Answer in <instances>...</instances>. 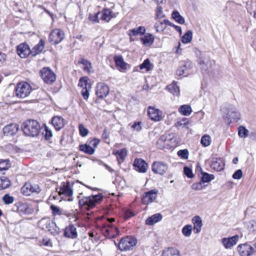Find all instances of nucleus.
<instances>
[{"label": "nucleus", "mask_w": 256, "mask_h": 256, "mask_svg": "<svg viewBox=\"0 0 256 256\" xmlns=\"http://www.w3.org/2000/svg\"><path fill=\"white\" fill-rule=\"evenodd\" d=\"M114 222H115L114 218L102 216L96 218V224L106 238H112L118 235L120 232L118 228L112 224Z\"/></svg>", "instance_id": "obj_1"}, {"label": "nucleus", "mask_w": 256, "mask_h": 256, "mask_svg": "<svg viewBox=\"0 0 256 256\" xmlns=\"http://www.w3.org/2000/svg\"><path fill=\"white\" fill-rule=\"evenodd\" d=\"M22 130L26 136L36 137L40 132L41 127L40 123L36 120L30 119L23 122Z\"/></svg>", "instance_id": "obj_2"}, {"label": "nucleus", "mask_w": 256, "mask_h": 256, "mask_svg": "<svg viewBox=\"0 0 256 256\" xmlns=\"http://www.w3.org/2000/svg\"><path fill=\"white\" fill-rule=\"evenodd\" d=\"M103 200L102 194H98L95 196H89L86 198L83 202L82 205L81 204V218H85L84 211L86 210H89L95 206L97 204H100Z\"/></svg>", "instance_id": "obj_3"}, {"label": "nucleus", "mask_w": 256, "mask_h": 256, "mask_svg": "<svg viewBox=\"0 0 256 256\" xmlns=\"http://www.w3.org/2000/svg\"><path fill=\"white\" fill-rule=\"evenodd\" d=\"M136 238L132 236H124L118 244V248L122 252L132 250L137 244Z\"/></svg>", "instance_id": "obj_4"}, {"label": "nucleus", "mask_w": 256, "mask_h": 256, "mask_svg": "<svg viewBox=\"0 0 256 256\" xmlns=\"http://www.w3.org/2000/svg\"><path fill=\"white\" fill-rule=\"evenodd\" d=\"M38 226L42 230H47L53 235H56L60 232V228L55 222L48 218H43L38 221Z\"/></svg>", "instance_id": "obj_5"}, {"label": "nucleus", "mask_w": 256, "mask_h": 256, "mask_svg": "<svg viewBox=\"0 0 256 256\" xmlns=\"http://www.w3.org/2000/svg\"><path fill=\"white\" fill-rule=\"evenodd\" d=\"M224 120L227 124L230 125L232 123L236 122L240 119V114L236 106L230 105L226 109Z\"/></svg>", "instance_id": "obj_6"}, {"label": "nucleus", "mask_w": 256, "mask_h": 256, "mask_svg": "<svg viewBox=\"0 0 256 256\" xmlns=\"http://www.w3.org/2000/svg\"><path fill=\"white\" fill-rule=\"evenodd\" d=\"M14 91L17 97L23 98L30 94L32 91V87L27 82H20L15 88Z\"/></svg>", "instance_id": "obj_7"}, {"label": "nucleus", "mask_w": 256, "mask_h": 256, "mask_svg": "<svg viewBox=\"0 0 256 256\" xmlns=\"http://www.w3.org/2000/svg\"><path fill=\"white\" fill-rule=\"evenodd\" d=\"M198 64L202 73L206 72L211 67L210 58L206 53L200 52V56L197 60Z\"/></svg>", "instance_id": "obj_8"}, {"label": "nucleus", "mask_w": 256, "mask_h": 256, "mask_svg": "<svg viewBox=\"0 0 256 256\" xmlns=\"http://www.w3.org/2000/svg\"><path fill=\"white\" fill-rule=\"evenodd\" d=\"M40 76L44 82L48 84H52L56 79V76L49 68L44 67L40 71Z\"/></svg>", "instance_id": "obj_9"}, {"label": "nucleus", "mask_w": 256, "mask_h": 256, "mask_svg": "<svg viewBox=\"0 0 256 256\" xmlns=\"http://www.w3.org/2000/svg\"><path fill=\"white\" fill-rule=\"evenodd\" d=\"M158 191L153 189L144 192L142 196L141 202L142 204L148 205L155 201L158 196Z\"/></svg>", "instance_id": "obj_10"}, {"label": "nucleus", "mask_w": 256, "mask_h": 256, "mask_svg": "<svg viewBox=\"0 0 256 256\" xmlns=\"http://www.w3.org/2000/svg\"><path fill=\"white\" fill-rule=\"evenodd\" d=\"M41 191L39 186L36 184H32L26 182L21 188V192L24 196H29L33 194H39Z\"/></svg>", "instance_id": "obj_11"}, {"label": "nucleus", "mask_w": 256, "mask_h": 256, "mask_svg": "<svg viewBox=\"0 0 256 256\" xmlns=\"http://www.w3.org/2000/svg\"><path fill=\"white\" fill-rule=\"evenodd\" d=\"M168 169L166 164L160 161H154L152 164V170L154 174L163 176Z\"/></svg>", "instance_id": "obj_12"}, {"label": "nucleus", "mask_w": 256, "mask_h": 256, "mask_svg": "<svg viewBox=\"0 0 256 256\" xmlns=\"http://www.w3.org/2000/svg\"><path fill=\"white\" fill-rule=\"evenodd\" d=\"M64 34L61 30H53L49 34L48 40L52 44H57L64 39Z\"/></svg>", "instance_id": "obj_13"}, {"label": "nucleus", "mask_w": 256, "mask_h": 256, "mask_svg": "<svg viewBox=\"0 0 256 256\" xmlns=\"http://www.w3.org/2000/svg\"><path fill=\"white\" fill-rule=\"evenodd\" d=\"M81 94L84 100H88L89 98V92L92 88V84L90 82V80L87 76L81 77Z\"/></svg>", "instance_id": "obj_14"}, {"label": "nucleus", "mask_w": 256, "mask_h": 256, "mask_svg": "<svg viewBox=\"0 0 256 256\" xmlns=\"http://www.w3.org/2000/svg\"><path fill=\"white\" fill-rule=\"evenodd\" d=\"M237 249L240 256H251L255 252L254 248L248 243L239 244Z\"/></svg>", "instance_id": "obj_15"}, {"label": "nucleus", "mask_w": 256, "mask_h": 256, "mask_svg": "<svg viewBox=\"0 0 256 256\" xmlns=\"http://www.w3.org/2000/svg\"><path fill=\"white\" fill-rule=\"evenodd\" d=\"M58 189V195L60 196L70 198L72 196L73 192L70 182H62Z\"/></svg>", "instance_id": "obj_16"}, {"label": "nucleus", "mask_w": 256, "mask_h": 256, "mask_svg": "<svg viewBox=\"0 0 256 256\" xmlns=\"http://www.w3.org/2000/svg\"><path fill=\"white\" fill-rule=\"evenodd\" d=\"M109 91V87L106 84L102 82L97 84L96 94L98 98H106L108 94Z\"/></svg>", "instance_id": "obj_17"}, {"label": "nucleus", "mask_w": 256, "mask_h": 256, "mask_svg": "<svg viewBox=\"0 0 256 256\" xmlns=\"http://www.w3.org/2000/svg\"><path fill=\"white\" fill-rule=\"evenodd\" d=\"M133 166L134 170L140 173L146 172L148 168V163L141 158H135Z\"/></svg>", "instance_id": "obj_18"}, {"label": "nucleus", "mask_w": 256, "mask_h": 256, "mask_svg": "<svg viewBox=\"0 0 256 256\" xmlns=\"http://www.w3.org/2000/svg\"><path fill=\"white\" fill-rule=\"evenodd\" d=\"M16 52L18 54L23 58L31 55L30 48L26 42L21 43L16 46Z\"/></svg>", "instance_id": "obj_19"}, {"label": "nucleus", "mask_w": 256, "mask_h": 256, "mask_svg": "<svg viewBox=\"0 0 256 256\" xmlns=\"http://www.w3.org/2000/svg\"><path fill=\"white\" fill-rule=\"evenodd\" d=\"M16 211L21 214H29L32 213V209L31 206L27 202H19L15 204Z\"/></svg>", "instance_id": "obj_20"}, {"label": "nucleus", "mask_w": 256, "mask_h": 256, "mask_svg": "<svg viewBox=\"0 0 256 256\" xmlns=\"http://www.w3.org/2000/svg\"><path fill=\"white\" fill-rule=\"evenodd\" d=\"M239 238L238 235L236 234L231 237L222 238L221 242L226 249H231L237 244Z\"/></svg>", "instance_id": "obj_21"}, {"label": "nucleus", "mask_w": 256, "mask_h": 256, "mask_svg": "<svg viewBox=\"0 0 256 256\" xmlns=\"http://www.w3.org/2000/svg\"><path fill=\"white\" fill-rule=\"evenodd\" d=\"M148 114L150 119L154 122H159L162 120V112L154 107L148 106Z\"/></svg>", "instance_id": "obj_22"}, {"label": "nucleus", "mask_w": 256, "mask_h": 256, "mask_svg": "<svg viewBox=\"0 0 256 256\" xmlns=\"http://www.w3.org/2000/svg\"><path fill=\"white\" fill-rule=\"evenodd\" d=\"M210 168L216 172H221L224 169L225 163L220 158H212L210 164Z\"/></svg>", "instance_id": "obj_23"}, {"label": "nucleus", "mask_w": 256, "mask_h": 256, "mask_svg": "<svg viewBox=\"0 0 256 256\" xmlns=\"http://www.w3.org/2000/svg\"><path fill=\"white\" fill-rule=\"evenodd\" d=\"M18 130V126L16 124H10L6 125L3 128V132L4 136H12L15 135Z\"/></svg>", "instance_id": "obj_24"}, {"label": "nucleus", "mask_w": 256, "mask_h": 256, "mask_svg": "<svg viewBox=\"0 0 256 256\" xmlns=\"http://www.w3.org/2000/svg\"><path fill=\"white\" fill-rule=\"evenodd\" d=\"M64 235L70 238H76L78 236L76 228L72 224L69 225L64 228Z\"/></svg>", "instance_id": "obj_25"}, {"label": "nucleus", "mask_w": 256, "mask_h": 256, "mask_svg": "<svg viewBox=\"0 0 256 256\" xmlns=\"http://www.w3.org/2000/svg\"><path fill=\"white\" fill-rule=\"evenodd\" d=\"M192 222L193 224L194 233L196 234L200 233L202 226V222L201 218L199 216H196L192 218Z\"/></svg>", "instance_id": "obj_26"}, {"label": "nucleus", "mask_w": 256, "mask_h": 256, "mask_svg": "<svg viewBox=\"0 0 256 256\" xmlns=\"http://www.w3.org/2000/svg\"><path fill=\"white\" fill-rule=\"evenodd\" d=\"M52 124L57 131L64 126V118L60 116H54L52 119Z\"/></svg>", "instance_id": "obj_27"}, {"label": "nucleus", "mask_w": 256, "mask_h": 256, "mask_svg": "<svg viewBox=\"0 0 256 256\" xmlns=\"http://www.w3.org/2000/svg\"><path fill=\"white\" fill-rule=\"evenodd\" d=\"M44 40L42 39H40L38 43L36 44L32 50H30L31 56H36V55L41 53L44 49Z\"/></svg>", "instance_id": "obj_28"}, {"label": "nucleus", "mask_w": 256, "mask_h": 256, "mask_svg": "<svg viewBox=\"0 0 256 256\" xmlns=\"http://www.w3.org/2000/svg\"><path fill=\"white\" fill-rule=\"evenodd\" d=\"M162 216L160 213L155 214L149 216L145 221V224L148 226H152L162 220Z\"/></svg>", "instance_id": "obj_29"}, {"label": "nucleus", "mask_w": 256, "mask_h": 256, "mask_svg": "<svg viewBox=\"0 0 256 256\" xmlns=\"http://www.w3.org/2000/svg\"><path fill=\"white\" fill-rule=\"evenodd\" d=\"M112 154L116 156L118 162L120 164L124 162L126 158L128 151L126 148H124L120 150H114Z\"/></svg>", "instance_id": "obj_30"}, {"label": "nucleus", "mask_w": 256, "mask_h": 256, "mask_svg": "<svg viewBox=\"0 0 256 256\" xmlns=\"http://www.w3.org/2000/svg\"><path fill=\"white\" fill-rule=\"evenodd\" d=\"M116 17V14L109 8H104L102 12L101 20L108 22L112 18Z\"/></svg>", "instance_id": "obj_31"}, {"label": "nucleus", "mask_w": 256, "mask_h": 256, "mask_svg": "<svg viewBox=\"0 0 256 256\" xmlns=\"http://www.w3.org/2000/svg\"><path fill=\"white\" fill-rule=\"evenodd\" d=\"M140 40L144 46H150L153 44L154 37L152 34L147 33L144 36L140 38Z\"/></svg>", "instance_id": "obj_32"}, {"label": "nucleus", "mask_w": 256, "mask_h": 256, "mask_svg": "<svg viewBox=\"0 0 256 256\" xmlns=\"http://www.w3.org/2000/svg\"><path fill=\"white\" fill-rule=\"evenodd\" d=\"M146 28L142 26H140L138 28H134L128 30V34L130 36H133L138 35H143L146 32Z\"/></svg>", "instance_id": "obj_33"}, {"label": "nucleus", "mask_w": 256, "mask_h": 256, "mask_svg": "<svg viewBox=\"0 0 256 256\" xmlns=\"http://www.w3.org/2000/svg\"><path fill=\"white\" fill-rule=\"evenodd\" d=\"M162 256H180V254L176 248L169 247L163 251Z\"/></svg>", "instance_id": "obj_34"}, {"label": "nucleus", "mask_w": 256, "mask_h": 256, "mask_svg": "<svg viewBox=\"0 0 256 256\" xmlns=\"http://www.w3.org/2000/svg\"><path fill=\"white\" fill-rule=\"evenodd\" d=\"M11 186L10 180L6 176L0 177V190H4Z\"/></svg>", "instance_id": "obj_35"}, {"label": "nucleus", "mask_w": 256, "mask_h": 256, "mask_svg": "<svg viewBox=\"0 0 256 256\" xmlns=\"http://www.w3.org/2000/svg\"><path fill=\"white\" fill-rule=\"evenodd\" d=\"M81 64L83 66V70L88 74H91L94 72L91 62L84 58H81Z\"/></svg>", "instance_id": "obj_36"}, {"label": "nucleus", "mask_w": 256, "mask_h": 256, "mask_svg": "<svg viewBox=\"0 0 256 256\" xmlns=\"http://www.w3.org/2000/svg\"><path fill=\"white\" fill-rule=\"evenodd\" d=\"M172 18L178 23L183 24L185 22L184 18L177 10H174L172 14Z\"/></svg>", "instance_id": "obj_37"}, {"label": "nucleus", "mask_w": 256, "mask_h": 256, "mask_svg": "<svg viewBox=\"0 0 256 256\" xmlns=\"http://www.w3.org/2000/svg\"><path fill=\"white\" fill-rule=\"evenodd\" d=\"M114 59L116 66H120L122 69L126 68V64L124 62L122 56H115Z\"/></svg>", "instance_id": "obj_38"}, {"label": "nucleus", "mask_w": 256, "mask_h": 256, "mask_svg": "<svg viewBox=\"0 0 256 256\" xmlns=\"http://www.w3.org/2000/svg\"><path fill=\"white\" fill-rule=\"evenodd\" d=\"M38 245L47 247H52V242L51 239L47 236H44L42 240L38 241Z\"/></svg>", "instance_id": "obj_39"}, {"label": "nucleus", "mask_w": 256, "mask_h": 256, "mask_svg": "<svg viewBox=\"0 0 256 256\" xmlns=\"http://www.w3.org/2000/svg\"><path fill=\"white\" fill-rule=\"evenodd\" d=\"M12 166L11 162L8 159H0V171L6 170Z\"/></svg>", "instance_id": "obj_40"}, {"label": "nucleus", "mask_w": 256, "mask_h": 256, "mask_svg": "<svg viewBox=\"0 0 256 256\" xmlns=\"http://www.w3.org/2000/svg\"><path fill=\"white\" fill-rule=\"evenodd\" d=\"M200 181L202 183L209 182L211 180L214 179V176L212 174H209L208 172H204L201 174Z\"/></svg>", "instance_id": "obj_41"}, {"label": "nucleus", "mask_w": 256, "mask_h": 256, "mask_svg": "<svg viewBox=\"0 0 256 256\" xmlns=\"http://www.w3.org/2000/svg\"><path fill=\"white\" fill-rule=\"evenodd\" d=\"M167 90L174 95L178 96L180 94V88L176 83L168 86Z\"/></svg>", "instance_id": "obj_42"}, {"label": "nucleus", "mask_w": 256, "mask_h": 256, "mask_svg": "<svg viewBox=\"0 0 256 256\" xmlns=\"http://www.w3.org/2000/svg\"><path fill=\"white\" fill-rule=\"evenodd\" d=\"M179 112L184 116H188L192 112L191 107L188 105H182L179 108Z\"/></svg>", "instance_id": "obj_43"}, {"label": "nucleus", "mask_w": 256, "mask_h": 256, "mask_svg": "<svg viewBox=\"0 0 256 256\" xmlns=\"http://www.w3.org/2000/svg\"><path fill=\"white\" fill-rule=\"evenodd\" d=\"M192 32L190 30H188L182 37L181 40L184 44H188L192 41Z\"/></svg>", "instance_id": "obj_44"}, {"label": "nucleus", "mask_w": 256, "mask_h": 256, "mask_svg": "<svg viewBox=\"0 0 256 256\" xmlns=\"http://www.w3.org/2000/svg\"><path fill=\"white\" fill-rule=\"evenodd\" d=\"M3 203L6 205L12 204L14 201V198L9 194H5L2 198Z\"/></svg>", "instance_id": "obj_45"}, {"label": "nucleus", "mask_w": 256, "mask_h": 256, "mask_svg": "<svg viewBox=\"0 0 256 256\" xmlns=\"http://www.w3.org/2000/svg\"><path fill=\"white\" fill-rule=\"evenodd\" d=\"M160 140L164 142L166 144H169V143H174L176 142V139L174 138L173 134H169L168 136H162L160 138Z\"/></svg>", "instance_id": "obj_46"}, {"label": "nucleus", "mask_w": 256, "mask_h": 256, "mask_svg": "<svg viewBox=\"0 0 256 256\" xmlns=\"http://www.w3.org/2000/svg\"><path fill=\"white\" fill-rule=\"evenodd\" d=\"M238 134L240 137L246 138L249 136L248 130L243 126H240L238 128Z\"/></svg>", "instance_id": "obj_47"}, {"label": "nucleus", "mask_w": 256, "mask_h": 256, "mask_svg": "<svg viewBox=\"0 0 256 256\" xmlns=\"http://www.w3.org/2000/svg\"><path fill=\"white\" fill-rule=\"evenodd\" d=\"M192 227L191 224H186L182 228V234L184 236L188 237L191 235Z\"/></svg>", "instance_id": "obj_48"}, {"label": "nucleus", "mask_w": 256, "mask_h": 256, "mask_svg": "<svg viewBox=\"0 0 256 256\" xmlns=\"http://www.w3.org/2000/svg\"><path fill=\"white\" fill-rule=\"evenodd\" d=\"M151 64L150 60L148 58H146L144 60L143 62L140 65V70L145 69L146 72H148L151 70L150 66Z\"/></svg>", "instance_id": "obj_49"}, {"label": "nucleus", "mask_w": 256, "mask_h": 256, "mask_svg": "<svg viewBox=\"0 0 256 256\" xmlns=\"http://www.w3.org/2000/svg\"><path fill=\"white\" fill-rule=\"evenodd\" d=\"M180 66L186 72L187 70H190L192 68L193 65L192 62L190 60H186V61L182 62Z\"/></svg>", "instance_id": "obj_50"}, {"label": "nucleus", "mask_w": 256, "mask_h": 256, "mask_svg": "<svg viewBox=\"0 0 256 256\" xmlns=\"http://www.w3.org/2000/svg\"><path fill=\"white\" fill-rule=\"evenodd\" d=\"M50 208L52 211V214L54 216H60L62 214V211L60 208L54 205H51Z\"/></svg>", "instance_id": "obj_51"}, {"label": "nucleus", "mask_w": 256, "mask_h": 256, "mask_svg": "<svg viewBox=\"0 0 256 256\" xmlns=\"http://www.w3.org/2000/svg\"><path fill=\"white\" fill-rule=\"evenodd\" d=\"M81 151L92 154L94 152V150L90 145H81Z\"/></svg>", "instance_id": "obj_52"}, {"label": "nucleus", "mask_w": 256, "mask_h": 256, "mask_svg": "<svg viewBox=\"0 0 256 256\" xmlns=\"http://www.w3.org/2000/svg\"><path fill=\"white\" fill-rule=\"evenodd\" d=\"M178 155L182 158L186 160L188 158V151L187 149L180 150L178 152Z\"/></svg>", "instance_id": "obj_53"}, {"label": "nucleus", "mask_w": 256, "mask_h": 256, "mask_svg": "<svg viewBox=\"0 0 256 256\" xmlns=\"http://www.w3.org/2000/svg\"><path fill=\"white\" fill-rule=\"evenodd\" d=\"M154 26L157 32H163L166 28L162 22H158L155 23Z\"/></svg>", "instance_id": "obj_54"}, {"label": "nucleus", "mask_w": 256, "mask_h": 256, "mask_svg": "<svg viewBox=\"0 0 256 256\" xmlns=\"http://www.w3.org/2000/svg\"><path fill=\"white\" fill-rule=\"evenodd\" d=\"M131 128L132 131H140L142 129V122L140 121L134 122V123L131 126Z\"/></svg>", "instance_id": "obj_55"}, {"label": "nucleus", "mask_w": 256, "mask_h": 256, "mask_svg": "<svg viewBox=\"0 0 256 256\" xmlns=\"http://www.w3.org/2000/svg\"><path fill=\"white\" fill-rule=\"evenodd\" d=\"M156 16L158 18H162L165 16L162 11V8L158 4L156 8Z\"/></svg>", "instance_id": "obj_56"}, {"label": "nucleus", "mask_w": 256, "mask_h": 256, "mask_svg": "<svg viewBox=\"0 0 256 256\" xmlns=\"http://www.w3.org/2000/svg\"><path fill=\"white\" fill-rule=\"evenodd\" d=\"M211 142V138L208 134L204 135L200 140V144H210Z\"/></svg>", "instance_id": "obj_57"}, {"label": "nucleus", "mask_w": 256, "mask_h": 256, "mask_svg": "<svg viewBox=\"0 0 256 256\" xmlns=\"http://www.w3.org/2000/svg\"><path fill=\"white\" fill-rule=\"evenodd\" d=\"M44 131L45 133L44 134V138L46 140H50L52 136V130L46 126L44 127Z\"/></svg>", "instance_id": "obj_58"}, {"label": "nucleus", "mask_w": 256, "mask_h": 256, "mask_svg": "<svg viewBox=\"0 0 256 256\" xmlns=\"http://www.w3.org/2000/svg\"><path fill=\"white\" fill-rule=\"evenodd\" d=\"M184 172L186 176L188 178H192L194 176L192 170L188 166L184 167Z\"/></svg>", "instance_id": "obj_59"}, {"label": "nucleus", "mask_w": 256, "mask_h": 256, "mask_svg": "<svg viewBox=\"0 0 256 256\" xmlns=\"http://www.w3.org/2000/svg\"><path fill=\"white\" fill-rule=\"evenodd\" d=\"M100 12L95 13L94 14H90L89 15V19L94 23H97L99 22L98 15Z\"/></svg>", "instance_id": "obj_60"}, {"label": "nucleus", "mask_w": 256, "mask_h": 256, "mask_svg": "<svg viewBox=\"0 0 256 256\" xmlns=\"http://www.w3.org/2000/svg\"><path fill=\"white\" fill-rule=\"evenodd\" d=\"M242 172L241 170H236L232 175V178L234 179L240 180L242 178Z\"/></svg>", "instance_id": "obj_61"}, {"label": "nucleus", "mask_w": 256, "mask_h": 256, "mask_svg": "<svg viewBox=\"0 0 256 256\" xmlns=\"http://www.w3.org/2000/svg\"><path fill=\"white\" fill-rule=\"evenodd\" d=\"M202 184V182L201 181L199 182L194 183L192 184V188L194 190H201L203 188Z\"/></svg>", "instance_id": "obj_62"}, {"label": "nucleus", "mask_w": 256, "mask_h": 256, "mask_svg": "<svg viewBox=\"0 0 256 256\" xmlns=\"http://www.w3.org/2000/svg\"><path fill=\"white\" fill-rule=\"evenodd\" d=\"M22 151V150L18 148L17 146L12 145V148H10V152L12 154L19 153L21 152Z\"/></svg>", "instance_id": "obj_63"}, {"label": "nucleus", "mask_w": 256, "mask_h": 256, "mask_svg": "<svg viewBox=\"0 0 256 256\" xmlns=\"http://www.w3.org/2000/svg\"><path fill=\"white\" fill-rule=\"evenodd\" d=\"M134 215L135 214L134 212L128 210L125 212L124 214V218L126 220L134 216Z\"/></svg>", "instance_id": "obj_64"}]
</instances>
